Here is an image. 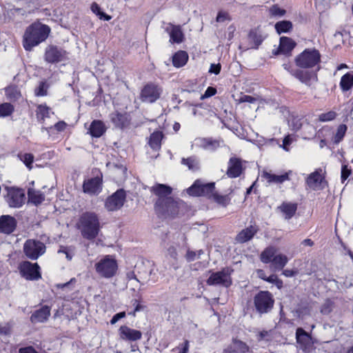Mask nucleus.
Returning <instances> with one entry per match:
<instances>
[{
  "mask_svg": "<svg viewBox=\"0 0 353 353\" xmlns=\"http://www.w3.org/2000/svg\"><path fill=\"white\" fill-rule=\"evenodd\" d=\"M54 115V112L46 105H39L37 108V117L39 121L44 123L46 119Z\"/></svg>",
  "mask_w": 353,
  "mask_h": 353,
  "instance_id": "nucleus-39",
  "label": "nucleus"
},
{
  "mask_svg": "<svg viewBox=\"0 0 353 353\" xmlns=\"http://www.w3.org/2000/svg\"><path fill=\"white\" fill-rule=\"evenodd\" d=\"M6 201L11 208H19L22 205V190L13 187L6 188Z\"/></svg>",
  "mask_w": 353,
  "mask_h": 353,
  "instance_id": "nucleus-15",
  "label": "nucleus"
},
{
  "mask_svg": "<svg viewBox=\"0 0 353 353\" xmlns=\"http://www.w3.org/2000/svg\"><path fill=\"white\" fill-rule=\"evenodd\" d=\"M307 119L298 115H292L288 124L292 130L297 132L305 126Z\"/></svg>",
  "mask_w": 353,
  "mask_h": 353,
  "instance_id": "nucleus-37",
  "label": "nucleus"
},
{
  "mask_svg": "<svg viewBox=\"0 0 353 353\" xmlns=\"http://www.w3.org/2000/svg\"><path fill=\"white\" fill-rule=\"evenodd\" d=\"M162 93V89L153 83H147L142 88L140 99L143 103H152L158 100Z\"/></svg>",
  "mask_w": 353,
  "mask_h": 353,
  "instance_id": "nucleus-9",
  "label": "nucleus"
},
{
  "mask_svg": "<svg viewBox=\"0 0 353 353\" xmlns=\"http://www.w3.org/2000/svg\"><path fill=\"white\" fill-rule=\"evenodd\" d=\"M332 308L333 302L330 299H327L321 307V312L324 315L329 314L332 312Z\"/></svg>",
  "mask_w": 353,
  "mask_h": 353,
  "instance_id": "nucleus-54",
  "label": "nucleus"
},
{
  "mask_svg": "<svg viewBox=\"0 0 353 353\" xmlns=\"http://www.w3.org/2000/svg\"><path fill=\"white\" fill-rule=\"evenodd\" d=\"M239 103H254L256 101V99L250 95L243 94L239 99Z\"/></svg>",
  "mask_w": 353,
  "mask_h": 353,
  "instance_id": "nucleus-59",
  "label": "nucleus"
},
{
  "mask_svg": "<svg viewBox=\"0 0 353 353\" xmlns=\"http://www.w3.org/2000/svg\"><path fill=\"white\" fill-rule=\"evenodd\" d=\"M276 255V249L272 246L268 247L261 254V261L264 263L272 262L273 258Z\"/></svg>",
  "mask_w": 353,
  "mask_h": 353,
  "instance_id": "nucleus-42",
  "label": "nucleus"
},
{
  "mask_svg": "<svg viewBox=\"0 0 353 353\" xmlns=\"http://www.w3.org/2000/svg\"><path fill=\"white\" fill-rule=\"evenodd\" d=\"M119 331L120 337L123 340L135 341L142 336V333L139 330L132 329L126 325L121 326Z\"/></svg>",
  "mask_w": 353,
  "mask_h": 353,
  "instance_id": "nucleus-22",
  "label": "nucleus"
},
{
  "mask_svg": "<svg viewBox=\"0 0 353 353\" xmlns=\"http://www.w3.org/2000/svg\"><path fill=\"white\" fill-rule=\"evenodd\" d=\"M28 202L38 206L45 200V194L40 190H35L32 188H28Z\"/></svg>",
  "mask_w": 353,
  "mask_h": 353,
  "instance_id": "nucleus-28",
  "label": "nucleus"
},
{
  "mask_svg": "<svg viewBox=\"0 0 353 353\" xmlns=\"http://www.w3.org/2000/svg\"><path fill=\"white\" fill-rule=\"evenodd\" d=\"M180 204L181 203L174 201L173 198L171 197L167 199L164 203H162V209H155V210L157 214L161 216H174L177 214Z\"/></svg>",
  "mask_w": 353,
  "mask_h": 353,
  "instance_id": "nucleus-14",
  "label": "nucleus"
},
{
  "mask_svg": "<svg viewBox=\"0 0 353 353\" xmlns=\"http://www.w3.org/2000/svg\"><path fill=\"white\" fill-rule=\"evenodd\" d=\"M292 172L289 170L281 174H276L267 171H263L261 177L266 180V181L271 184H281L286 181L290 180V175L292 174Z\"/></svg>",
  "mask_w": 353,
  "mask_h": 353,
  "instance_id": "nucleus-19",
  "label": "nucleus"
},
{
  "mask_svg": "<svg viewBox=\"0 0 353 353\" xmlns=\"http://www.w3.org/2000/svg\"><path fill=\"white\" fill-rule=\"evenodd\" d=\"M215 183H204L201 179L196 180L193 184L187 189V193L193 196H207L210 199L212 192L214 191Z\"/></svg>",
  "mask_w": 353,
  "mask_h": 353,
  "instance_id": "nucleus-7",
  "label": "nucleus"
},
{
  "mask_svg": "<svg viewBox=\"0 0 353 353\" xmlns=\"http://www.w3.org/2000/svg\"><path fill=\"white\" fill-rule=\"evenodd\" d=\"M248 37L250 41L254 43V46L252 48L258 49L259 46L265 39V36L259 29H254L250 30Z\"/></svg>",
  "mask_w": 353,
  "mask_h": 353,
  "instance_id": "nucleus-36",
  "label": "nucleus"
},
{
  "mask_svg": "<svg viewBox=\"0 0 353 353\" xmlns=\"http://www.w3.org/2000/svg\"><path fill=\"white\" fill-rule=\"evenodd\" d=\"M297 66L301 68H312L321 61V54L315 48H307L295 59Z\"/></svg>",
  "mask_w": 353,
  "mask_h": 353,
  "instance_id": "nucleus-4",
  "label": "nucleus"
},
{
  "mask_svg": "<svg viewBox=\"0 0 353 353\" xmlns=\"http://www.w3.org/2000/svg\"><path fill=\"white\" fill-rule=\"evenodd\" d=\"M150 190L152 193L158 196L154 204V209L161 210L162 209V203H164L167 199L171 198L170 194H172V189L168 185L157 183L151 187Z\"/></svg>",
  "mask_w": 353,
  "mask_h": 353,
  "instance_id": "nucleus-11",
  "label": "nucleus"
},
{
  "mask_svg": "<svg viewBox=\"0 0 353 353\" xmlns=\"http://www.w3.org/2000/svg\"><path fill=\"white\" fill-rule=\"evenodd\" d=\"M196 144L199 147L209 151H214L221 146L223 141L211 138H199L195 140Z\"/></svg>",
  "mask_w": 353,
  "mask_h": 353,
  "instance_id": "nucleus-23",
  "label": "nucleus"
},
{
  "mask_svg": "<svg viewBox=\"0 0 353 353\" xmlns=\"http://www.w3.org/2000/svg\"><path fill=\"white\" fill-rule=\"evenodd\" d=\"M23 278L28 281L41 279V268L37 263L23 261Z\"/></svg>",
  "mask_w": 353,
  "mask_h": 353,
  "instance_id": "nucleus-13",
  "label": "nucleus"
},
{
  "mask_svg": "<svg viewBox=\"0 0 353 353\" xmlns=\"http://www.w3.org/2000/svg\"><path fill=\"white\" fill-rule=\"evenodd\" d=\"M188 60V54L185 51H178L172 57V63L176 68H181L185 65Z\"/></svg>",
  "mask_w": 353,
  "mask_h": 353,
  "instance_id": "nucleus-38",
  "label": "nucleus"
},
{
  "mask_svg": "<svg viewBox=\"0 0 353 353\" xmlns=\"http://www.w3.org/2000/svg\"><path fill=\"white\" fill-rule=\"evenodd\" d=\"M296 339L301 347L305 350L310 344L311 336L303 328L299 327L296 331Z\"/></svg>",
  "mask_w": 353,
  "mask_h": 353,
  "instance_id": "nucleus-30",
  "label": "nucleus"
},
{
  "mask_svg": "<svg viewBox=\"0 0 353 353\" xmlns=\"http://www.w3.org/2000/svg\"><path fill=\"white\" fill-rule=\"evenodd\" d=\"M303 135L305 139L309 138L315 134V128L313 125L310 124L307 121L305 123V126L303 128Z\"/></svg>",
  "mask_w": 353,
  "mask_h": 353,
  "instance_id": "nucleus-53",
  "label": "nucleus"
},
{
  "mask_svg": "<svg viewBox=\"0 0 353 353\" xmlns=\"http://www.w3.org/2000/svg\"><path fill=\"white\" fill-rule=\"evenodd\" d=\"M165 30L170 36V41L172 43H181L184 39V34L180 26L168 23Z\"/></svg>",
  "mask_w": 353,
  "mask_h": 353,
  "instance_id": "nucleus-18",
  "label": "nucleus"
},
{
  "mask_svg": "<svg viewBox=\"0 0 353 353\" xmlns=\"http://www.w3.org/2000/svg\"><path fill=\"white\" fill-rule=\"evenodd\" d=\"M125 316V312H119V313H117L115 314L112 319L110 320V323L112 325H114L118 321H119L120 319L124 318Z\"/></svg>",
  "mask_w": 353,
  "mask_h": 353,
  "instance_id": "nucleus-61",
  "label": "nucleus"
},
{
  "mask_svg": "<svg viewBox=\"0 0 353 353\" xmlns=\"http://www.w3.org/2000/svg\"><path fill=\"white\" fill-rule=\"evenodd\" d=\"M232 272L233 269L230 267H225L220 271L212 272L207 279V284L208 285H221L228 288L232 283L231 278Z\"/></svg>",
  "mask_w": 353,
  "mask_h": 353,
  "instance_id": "nucleus-6",
  "label": "nucleus"
},
{
  "mask_svg": "<svg viewBox=\"0 0 353 353\" xmlns=\"http://www.w3.org/2000/svg\"><path fill=\"white\" fill-rule=\"evenodd\" d=\"M163 137L162 132L155 131L150 136L148 144L150 147L155 151L160 150L161 146V141Z\"/></svg>",
  "mask_w": 353,
  "mask_h": 353,
  "instance_id": "nucleus-35",
  "label": "nucleus"
},
{
  "mask_svg": "<svg viewBox=\"0 0 353 353\" xmlns=\"http://www.w3.org/2000/svg\"><path fill=\"white\" fill-rule=\"evenodd\" d=\"M339 85L343 92L350 90L353 87V74L347 72L343 75Z\"/></svg>",
  "mask_w": 353,
  "mask_h": 353,
  "instance_id": "nucleus-41",
  "label": "nucleus"
},
{
  "mask_svg": "<svg viewBox=\"0 0 353 353\" xmlns=\"http://www.w3.org/2000/svg\"><path fill=\"white\" fill-rule=\"evenodd\" d=\"M322 170L321 169L311 173L306 179V183L310 188L315 190L321 188L323 181V176L321 175Z\"/></svg>",
  "mask_w": 353,
  "mask_h": 353,
  "instance_id": "nucleus-27",
  "label": "nucleus"
},
{
  "mask_svg": "<svg viewBox=\"0 0 353 353\" xmlns=\"http://www.w3.org/2000/svg\"><path fill=\"white\" fill-rule=\"evenodd\" d=\"M347 130V127L345 124H340L332 137V142L334 144H339L343 139Z\"/></svg>",
  "mask_w": 353,
  "mask_h": 353,
  "instance_id": "nucleus-43",
  "label": "nucleus"
},
{
  "mask_svg": "<svg viewBox=\"0 0 353 353\" xmlns=\"http://www.w3.org/2000/svg\"><path fill=\"white\" fill-rule=\"evenodd\" d=\"M336 112L334 111H329L319 115V120L321 122H327L333 121L336 117Z\"/></svg>",
  "mask_w": 353,
  "mask_h": 353,
  "instance_id": "nucleus-48",
  "label": "nucleus"
},
{
  "mask_svg": "<svg viewBox=\"0 0 353 353\" xmlns=\"http://www.w3.org/2000/svg\"><path fill=\"white\" fill-rule=\"evenodd\" d=\"M66 127L67 123L63 121H60L56 123L53 126L43 127L42 129L48 131V132L52 128L55 129L57 132H63L65 130Z\"/></svg>",
  "mask_w": 353,
  "mask_h": 353,
  "instance_id": "nucleus-51",
  "label": "nucleus"
},
{
  "mask_svg": "<svg viewBox=\"0 0 353 353\" xmlns=\"http://www.w3.org/2000/svg\"><path fill=\"white\" fill-rule=\"evenodd\" d=\"M352 173V170L347 165H342L341 172V182L343 183Z\"/></svg>",
  "mask_w": 353,
  "mask_h": 353,
  "instance_id": "nucleus-55",
  "label": "nucleus"
},
{
  "mask_svg": "<svg viewBox=\"0 0 353 353\" xmlns=\"http://www.w3.org/2000/svg\"><path fill=\"white\" fill-rule=\"evenodd\" d=\"M17 227V221L10 215H1L0 216V233L10 234L14 231Z\"/></svg>",
  "mask_w": 353,
  "mask_h": 353,
  "instance_id": "nucleus-17",
  "label": "nucleus"
},
{
  "mask_svg": "<svg viewBox=\"0 0 353 353\" xmlns=\"http://www.w3.org/2000/svg\"><path fill=\"white\" fill-rule=\"evenodd\" d=\"M210 199H213L215 202L223 206H226L230 201V198L228 197V196L220 195L217 192H215L214 191L212 192Z\"/></svg>",
  "mask_w": 353,
  "mask_h": 353,
  "instance_id": "nucleus-46",
  "label": "nucleus"
},
{
  "mask_svg": "<svg viewBox=\"0 0 353 353\" xmlns=\"http://www.w3.org/2000/svg\"><path fill=\"white\" fill-rule=\"evenodd\" d=\"M46 252L43 243L37 240H28L23 244V253L31 259L36 260Z\"/></svg>",
  "mask_w": 353,
  "mask_h": 353,
  "instance_id": "nucleus-8",
  "label": "nucleus"
},
{
  "mask_svg": "<svg viewBox=\"0 0 353 353\" xmlns=\"http://www.w3.org/2000/svg\"><path fill=\"white\" fill-rule=\"evenodd\" d=\"M278 209L284 214L285 219H290L297 210V203L283 202L278 207Z\"/></svg>",
  "mask_w": 353,
  "mask_h": 353,
  "instance_id": "nucleus-32",
  "label": "nucleus"
},
{
  "mask_svg": "<svg viewBox=\"0 0 353 353\" xmlns=\"http://www.w3.org/2000/svg\"><path fill=\"white\" fill-rule=\"evenodd\" d=\"M5 94L7 100L14 102L19 99L21 97V91L16 85H10L5 89Z\"/></svg>",
  "mask_w": 353,
  "mask_h": 353,
  "instance_id": "nucleus-40",
  "label": "nucleus"
},
{
  "mask_svg": "<svg viewBox=\"0 0 353 353\" xmlns=\"http://www.w3.org/2000/svg\"><path fill=\"white\" fill-rule=\"evenodd\" d=\"M91 10L96 14L97 16L100 14V13L102 12L101 10L100 6L95 2L92 3L91 5Z\"/></svg>",
  "mask_w": 353,
  "mask_h": 353,
  "instance_id": "nucleus-63",
  "label": "nucleus"
},
{
  "mask_svg": "<svg viewBox=\"0 0 353 353\" xmlns=\"http://www.w3.org/2000/svg\"><path fill=\"white\" fill-rule=\"evenodd\" d=\"M110 117L114 125L117 128L123 129L130 123L129 116L127 113L115 112L110 114Z\"/></svg>",
  "mask_w": 353,
  "mask_h": 353,
  "instance_id": "nucleus-24",
  "label": "nucleus"
},
{
  "mask_svg": "<svg viewBox=\"0 0 353 353\" xmlns=\"http://www.w3.org/2000/svg\"><path fill=\"white\" fill-rule=\"evenodd\" d=\"M216 21L219 23L224 22L226 20H230L229 14L226 12L219 11L217 14Z\"/></svg>",
  "mask_w": 353,
  "mask_h": 353,
  "instance_id": "nucleus-58",
  "label": "nucleus"
},
{
  "mask_svg": "<svg viewBox=\"0 0 353 353\" xmlns=\"http://www.w3.org/2000/svg\"><path fill=\"white\" fill-rule=\"evenodd\" d=\"M270 14L275 17H283L285 14V10L281 8L278 5H273L269 9Z\"/></svg>",
  "mask_w": 353,
  "mask_h": 353,
  "instance_id": "nucleus-49",
  "label": "nucleus"
},
{
  "mask_svg": "<svg viewBox=\"0 0 353 353\" xmlns=\"http://www.w3.org/2000/svg\"><path fill=\"white\" fill-rule=\"evenodd\" d=\"M221 66L219 63H212L209 70V72L212 74H218L220 73Z\"/></svg>",
  "mask_w": 353,
  "mask_h": 353,
  "instance_id": "nucleus-62",
  "label": "nucleus"
},
{
  "mask_svg": "<svg viewBox=\"0 0 353 353\" xmlns=\"http://www.w3.org/2000/svg\"><path fill=\"white\" fill-rule=\"evenodd\" d=\"M34 161V157L31 153H26L23 154V164L26 166V168L31 170L33 168V163Z\"/></svg>",
  "mask_w": 353,
  "mask_h": 353,
  "instance_id": "nucleus-50",
  "label": "nucleus"
},
{
  "mask_svg": "<svg viewBox=\"0 0 353 353\" xmlns=\"http://www.w3.org/2000/svg\"><path fill=\"white\" fill-rule=\"evenodd\" d=\"M242 162L241 160L236 157H231L228 162V167L227 170V175L230 178L239 177L242 172Z\"/></svg>",
  "mask_w": 353,
  "mask_h": 353,
  "instance_id": "nucleus-20",
  "label": "nucleus"
},
{
  "mask_svg": "<svg viewBox=\"0 0 353 353\" xmlns=\"http://www.w3.org/2000/svg\"><path fill=\"white\" fill-rule=\"evenodd\" d=\"M96 272L104 279H112L118 271V263L112 255H105L94 265Z\"/></svg>",
  "mask_w": 353,
  "mask_h": 353,
  "instance_id": "nucleus-3",
  "label": "nucleus"
},
{
  "mask_svg": "<svg viewBox=\"0 0 353 353\" xmlns=\"http://www.w3.org/2000/svg\"><path fill=\"white\" fill-rule=\"evenodd\" d=\"M274 299L268 291H260L254 297L256 311L260 314H267L273 308Z\"/></svg>",
  "mask_w": 353,
  "mask_h": 353,
  "instance_id": "nucleus-5",
  "label": "nucleus"
},
{
  "mask_svg": "<svg viewBox=\"0 0 353 353\" xmlns=\"http://www.w3.org/2000/svg\"><path fill=\"white\" fill-rule=\"evenodd\" d=\"M106 130L107 128L104 122L96 119L91 122L88 131L92 137L99 138L103 135Z\"/></svg>",
  "mask_w": 353,
  "mask_h": 353,
  "instance_id": "nucleus-25",
  "label": "nucleus"
},
{
  "mask_svg": "<svg viewBox=\"0 0 353 353\" xmlns=\"http://www.w3.org/2000/svg\"><path fill=\"white\" fill-rule=\"evenodd\" d=\"M197 86L196 83L192 81H188L185 83L183 90L184 92H194Z\"/></svg>",
  "mask_w": 353,
  "mask_h": 353,
  "instance_id": "nucleus-56",
  "label": "nucleus"
},
{
  "mask_svg": "<svg viewBox=\"0 0 353 353\" xmlns=\"http://www.w3.org/2000/svg\"><path fill=\"white\" fill-rule=\"evenodd\" d=\"M181 163L186 165L189 170H196L199 169V160L195 157H190L188 158H183Z\"/></svg>",
  "mask_w": 353,
  "mask_h": 353,
  "instance_id": "nucleus-45",
  "label": "nucleus"
},
{
  "mask_svg": "<svg viewBox=\"0 0 353 353\" xmlns=\"http://www.w3.org/2000/svg\"><path fill=\"white\" fill-rule=\"evenodd\" d=\"M48 85L45 81H41L35 88L34 92L37 97H43L47 94Z\"/></svg>",
  "mask_w": 353,
  "mask_h": 353,
  "instance_id": "nucleus-52",
  "label": "nucleus"
},
{
  "mask_svg": "<svg viewBox=\"0 0 353 353\" xmlns=\"http://www.w3.org/2000/svg\"><path fill=\"white\" fill-rule=\"evenodd\" d=\"M258 228L255 225H250L249 227L242 230L236 237L238 243H243L251 240L257 233Z\"/></svg>",
  "mask_w": 353,
  "mask_h": 353,
  "instance_id": "nucleus-26",
  "label": "nucleus"
},
{
  "mask_svg": "<svg viewBox=\"0 0 353 353\" xmlns=\"http://www.w3.org/2000/svg\"><path fill=\"white\" fill-rule=\"evenodd\" d=\"M133 301H134L133 305L134 306V310L132 314L135 315V313L137 312H139L143 309V306L139 303V301L137 299L134 300Z\"/></svg>",
  "mask_w": 353,
  "mask_h": 353,
  "instance_id": "nucleus-64",
  "label": "nucleus"
},
{
  "mask_svg": "<svg viewBox=\"0 0 353 353\" xmlns=\"http://www.w3.org/2000/svg\"><path fill=\"white\" fill-rule=\"evenodd\" d=\"M216 93V90L213 87H208L206 90L205 91V93L201 95V99H204L205 98H209L210 97L214 96Z\"/></svg>",
  "mask_w": 353,
  "mask_h": 353,
  "instance_id": "nucleus-60",
  "label": "nucleus"
},
{
  "mask_svg": "<svg viewBox=\"0 0 353 353\" xmlns=\"http://www.w3.org/2000/svg\"><path fill=\"white\" fill-rule=\"evenodd\" d=\"M296 43L291 39L287 37H281L280 38V43L278 51L281 53L287 54L295 48Z\"/></svg>",
  "mask_w": 353,
  "mask_h": 353,
  "instance_id": "nucleus-33",
  "label": "nucleus"
},
{
  "mask_svg": "<svg viewBox=\"0 0 353 353\" xmlns=\"http://www.w3.org/2000/svg\"><path fill=\"white\" fill-rule=\"evenodd\" d=\"M14 111L13 105L10 103L0 104V117H6L10 115Z\"/></svg>",
  "mask_w": 353,
  "mask_h": 353,
  "instance_id": "nucleus-47",
  "label": "nucleus"
},
{
  "mask_svg": "<svg viewBox=\"0 0 353 353\" xmlns=\"http://www.w3.org/2000/svg\"><path fill=\"white\" fill-rule=\"evenodd\" d=\"M51 308L48 305H43L36 310L30 316V321L33 323H45L50 316Z\"/></svg>",
  "mask_w": 353,
  "mask_h": 353,
  "instance_id": "nucleus-21",
  "label": "nucleus"
},
{
  "mask_svg": "<svg viewBox=\"0 0 353 353\" xmlns=\"http://www.w3.org/2000/svg\"><path fill=\"white\" fill-rule=\"evenodd\" d=\"M50 32V28L41 23H33L30 26L23 35V48L30 51L34 46L46 41Z\"/></svg>",
  "mask_w": 353,
  "mask_h": 353,
  "instance_id": "nucleus-1",
  "label": "nucleus"
},
{
  "mask_svg": "<svg viewBox=\"0 0 353 353\" xmlns=\"http://www.w3.org/2000/svg\"><path fill=\"white\" fill-rule=\"evenodd\" d=\"M290 74L301 83L310 85V81L312 77V72L301 69L291 70Z\"/></svg>",
  "mask_w": 353,
  "mask_h": 353,
  "instance_id": "nucleus-31",
  "label": "nucleus"
},
{
  "mask_svg": "<svg viewBox=\"0 0 353 353\" xmlns=\"http://www.w3.org/2000/svg\"><path fill=\"white\" fill-rule=\"evenodd\" d=\"M44 59L49 63H57L68 59L67 52L61 47L50 45L45 50Z\"/></svg>",
  "mask_w": 353,
  "mask_h": 353,
  "instance_id": "nucleus-10",
  "label": "nucleus"
},
{
  "mask_svg": "<svg viewBox=\"0 0 353 353\" xmlns=\"http://www.w3.org/2000/svg\"><path fill=\"white\" fill-rule=\"evenodd\" d=\"M248 350L249 347L245 343L234 339L232 345L224 350L223 353H246Z\"/></svg>",
  "mask_w": 353,
  "mask_h": 353,
  "instance_id": "nucleus-29",
  "label": "nucleus"
},
{
  "mask_svg": "<svg viewBox=\"0 0 353 353\" xmlns=\"http://www.w3.org/2000/svg\"><path fill=\"white\" fill-rule=\"evenodd\" d=\"M288 262L287 256L283 254H276L271 263V269L273 271H279L283 270Z\"/></svg>",
  "mask_w": 353,
  "mask_h": 353,
  "instance_id": "nucleus-34",
  "label": "nucleus"
},
{
  "mask_svg": "<svg viewBox=\"0 0 353 353\" xmlns=\"http://www.w3.org/2000/svg\"><path fill=\"white\" fill-rule=\"evenodd\" d=\"M102 180L96 176L89 179L83 182V192L89 194H98L101 191Z\"/></svg>",
  "mask_w": 353,
  "mask_h": 353,
  "instance_id": "nucleus-16",
  "label": "nucleus"
},
{
  "mask_svg": "<svg viewBox=\"0 0 353 353\" xmlns=\"http://www.w3.org/2000/svg\"><path fill=\"white\" fill-rule=\"evenodd\" d=\"M80 230L83 238L88 240L94 239L100 230L98 216L94 212H86L79 219Z\"/></svg>",
  "mask_w": 353,
  "mask_h": 353,
  "instance_id": "nucleus-2",
  "label": "nucleus"
},
{
  "mask_svg": "<svg viewBox=\"0 0 353 353\" xmlns=\"http://www.w3.org/2000/svg\"><path fill=\"white\" fill-rule=\"evenodd\" d=\"M294 141V137L291 134H288L285 136L283 140V144L281 147L285 151H289L288 145H290Z\"/></svg>",
  "mask_w": 353,
  "mask_h": 353,
  "instance_id": "nucleus-57",
  "label": "nucleus"
},
{
  "mask_svg": "<svg viewBox=\"0 0 353 353\" xmlns=\"http://www.w3.org/2000/svg\"><path fill=\"white\" fill-rule=\"evenodd\" d=\"M125 198V191L123 189H119L107 198L105 207L108 211H117L122 208Z\"/></svg>",
  "mask_w": 353,
  "mask_h": 353,
  "instance_id": "nucleus-12",
  "label": "nucleus"
},
{
  "mask_svg": "<svg viewBox=\"0 0 353 353\" xmlns=\"http://www.w3.org/2000/svg\"><path fill=\"white\" fill-rule=\"evenodd\" d=\"M274 28L278 34L288 32L292 29V23L290 21H281L276 23Z\"/></svg>",
  "mask_w": 353,
  "mask_h": 353,
  "instance_id": "nucleus-44",
  "label": "nucleus"
}]
</instances>
